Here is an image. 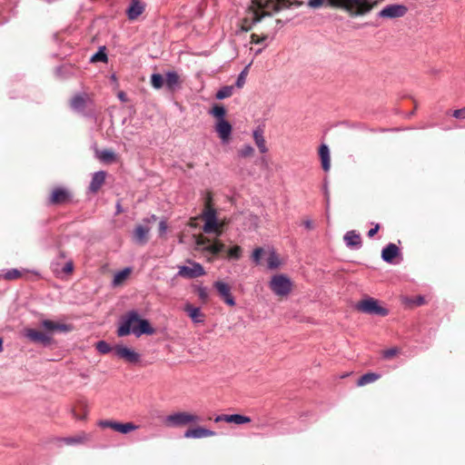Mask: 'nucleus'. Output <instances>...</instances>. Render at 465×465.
I'll return each instance as SVG.
<instances>
[{
    "instance_id": "f257e3e1",
    "label": "nucleus",
    "mask_w": 465,
    "mask_h": 465,
    "mask_svg": "<svg viewBox=\"0 0 465 465\" xmlns=\"http://www.w3.org/2000/svg\"><path fill=\"white\" fill-rule=\"evenodd\" d=\"M376 1L369 0H309L307 5L311 8H320L323 5L341 8L351 16H362L370 13Z\"/></svg>"
},
{
    "instance_id": "f03ea898",
    "label": "nucleus",
    "mask_w": 465,
    "mask_h": 465,
    "mask_svg": "<svg viewBox=\"0 0 465 465\" xmlns=\"http://www.w3.org/2000/svg\"><path fill=\"white\" fill-rule=\"evenodd\" d=\"M155 332L150 322L145 319H141L136 311L128 312L121 319L120 325L117 329L119 337L127 336L131 333L136 337L143 334L152 335Z\"/></svg>"
},
{
    "instance_id": "7ed1b4c3",
    "label": "nucleus",
    "mask_w": 465,
    "mask_h": 465,
    "mask_svg": "<svg viewBox=\"0 0 465 465\" xmlns=\"http://www.w3.org/2000/svg\"><path fill=\"white\" fill-rule=\"evenodd\" d=\"M282 9L279 3L273 0H252L247 8L245 23L256 24L264 16H271L272 11L278 12Z\"/></svg>"
},
{
    "instance_id": "20e7f679",
    "label": "nucleus",
    "mask_w": 465,
    "mask_h": 465,
    "mask_svg": "<svg viewBox=\"0 0 465 465\" xmlns=\"http://www.w3.org/2000/svg\"><path fill=\"white\" fill-rule=\"evenodd\" d=\"M269 287L277 296H287L292 288L291 279L285 274H275L269 282Z\"/></svg>"
},
{
    "instance_id": "39448f33",
    "label": "nucleus",
    "mask_w": 465,
    "mask_h": 465,
    "mask_svg": "<svg viewBox=\"0 0 465 465\" xmlns=\"http://www.w3.org/2000/svg\"><path fill=\"white\" fill-rule=\"evenodd\" d=\"M200 420L197 415L189 412H174L164 418V424L168 427H180L189 423H195Z\"/></svg>"
},
{
    "instance_id": "423d86ee",
    "label": "nucleus",
    "mask_w": 465,
    "mask_h": 465,
    "mask_svg": "<svg viewBox=\"0 0 465 465\" xmlns=\"http://www.w3.org/2000/svg\"><path fill=\"white\" fill-rule=\"evenodd\" d=\"M356 308L368 314L386 316L389 312L386 308L381 307L377 300L368 298L357 303Z\"/></svg>"
},
{
    "instance_id": "0eeeda50",
    "label": "nucleus",
    "mask_w": 465,
    "mask_h": 465,
    "mask_svg": "<svg viewBox=\"0 0 465 465\" xmlns=\"http://www.w3.org/2000/svg\"><path fill=\"white\" fill-rule=\"evenodd\" d=\"M190 265H183L179 267L178 276L186 278V279H194L205 274L204 268L202 264L196 262L188 261Z\"/></svg>"
},
{
    "instance_id": "6e6552de",
    "label": "nucleus",
    "mask_w": 465,
    "mask_h": 465,
    "mask_svg": "<svg viewBox=\"0 0 465 465\" xmlns=\"http://www.w3.org/2000/svg\"><path fill=\"white\" fill-rule=\"evenodd\" d=\"M202 217L204 221L203 230L205 233H212L219 229L220 224L218 223L215 209L208 207L203 211Z\"/></svg>"
},
{
    "instance_id": "1a4fd4ad",
    "label": "nucleus",
    "mask_w": 465,
    "mask_h": 465,
    "mask_svg": "<svg viewBox=\"0 0 465 465\" xmlns=\"http://www.w3.org/2000/svg\"><path fill=\"white\" fill-rule=\"evenodd\" d=\"M407 11L408 9L404 5H388L379 12L378 16L390 19L399 18L404 16Z\"/></svg>"
},
{
    "instance_id": "9d476101",
    "label": "nucleus",
    "mask_w": 465,
    "mask_h": 465,
    "mask_svg": "<svg viewBox=\"0 0 465 465\" xmlns=\"http://www.w3.org/2000/svg\"><path fill=\"white\" fill-rule=\"evenodd\" d=\"M24 335L25 338L30 340L33 342L40 343L44 346H48L52 343V337L42 331H39L35 329H26L25 330Z\"/></svg>"
},
{
    "instance_id": "9b49d317",
    "label": "nucleus",
    "mask_w": 465,
    "mask_h": 465,
    "mask_svg": "<svg viewBox=\"0 0 465 465\" xmlns=\"http://www.w3.org/2000/svg\"><path fill=\"white\" fill-rule=\"evenodd\" d=\"M214 130L223 143H227L230 140L232 126L227 120H221L215 123Z\"/></svg>"
},
{
    "instance_id": "f8f14e48",
    "label": "nucleus",
    "mask_w": 465,
    "mask_h": 465,
    "mask_svg": "<svg viewBox=\"0 0 465 465\" xmlns=\"http://www.w3.org/2000/svg\"><path fill=\"white\" fill-rule=\"evenodd\" d=\"M197 245L202 248L203 252H209L213 255H217L224 251V244L219 241L211 242L210 240H198Z\"/></svg>"
},
{
    "instance_id": "ddd939ff",
    "label": "nucleus",
    "mask_w": 465,
    "mask_h": 465,
    "mask_svg": "<svg viewBox=\"0 0 465 465\" xmlns=\"http://www.w3.org/2000/svg\"><path fill=\"white\" fill-rule=\"evenodd\" d=\"M114 351L117 357L124 359L126 361L131 363H135L140 359L139 353L123 345L115 346Z\"/></svg>"
},
{
    "instance_id": "4468645a",
    "label": "nucleus",
    "mask_w": 465,
    "mask_h": 465,
    "mask_svg": "<svg viewBox=\"0 0 465 465\" xmlns=\"http://www.w3.org/2000/svg\"><path fill=\"white\" fill-rule=\"evenodd\" d=\"M214 287L226 304L230 306L235 305V300L231 293V288L226 282L221 281L215 282Z\"/></svg>"
},
{
    "instance_id": "2eb2a0df",
    "label": "nucleus",
    "mask_w": 465,
    "mask_h": 465,
    "mask_svg": "<svg viewBox=\"0 0 465 465\" xmlns=\"http://www.w3.org/2000/svg\"><path fill=\"white\" fill-rule=\"evenodd\" d=\"M401 255V251L395 243H389L381 252V259L388 263L393 264L394 259Z\"/></svg>"
},
{
    "instance_id": "dca6fc26",
    "label": "nucleus",
    "mask_w": 465,
    "mask_h": 465,
    "mask_svg": "<svg viewBox=\"0 0 465 465\" xmlns=\"http://www.w3.org/2000/svg\"><path fill=\"white\" fill-rule=\"evenodd\" d=\"M346 246L351 250H359L361 247V238L356 231H349L343 237Z\"/></svg>"
},
{
    "instance_id": "f3484780",
    "label": "nucleus",
    "mask_w": 465,
    "mask_h": 465,
    "mask_svg": "<svg viewBox=\"0 0 465 465\" xmlns=\"http://www.w3.org/2000/svg\"><path fill=\"white\" fill-rule=\"evenodd\" d=\"M41 326L48 331L68 332L73 330V327L70 324L54 322L50 320L42 321Z\"/></svg>"
},
{
    "instance_id": "a211bd4d",
    "label": "nucleus",
    "mask_w": 465,
    "mask_h": 465,
    "mask_svg": "<svg viewBox=\"0 0 465 465\" xmlns=\"http://www.w3.org/2000/svg\"><path fill=\"white\" fill-rule=\"evenodd\" d=\"M184 312L194 323H203L205 320L204 314L199 307H194L190 303L185 304Z\"/></svg>"
},
{
    "instance_id": "6ab92c4d",
    "label": "nucleus",
    "mask_w": 465,
    "mask_h": 465,
    "mask_svg": "<svg viewBox=\"0 0 465 465\" xmlns=\"http://www.w3.org/2000/svg\"><path fill=\"white\" fill-rule=\"evenodd\" d=\"M215 434L214 431L210 430L205 428L197 427L193 429H189L184 432L185 438H192V439H201L205 437H211Z\"/></svg>"
},
{
    "instance_id": "aec40b11",
    "label": "nucleus",
    "mask_w": 465,
    "mask_h": 465,
    "mask_svg": "<svg viewBox=\"0 0 465 465\" xmlns=\"http://www.w3.org/2000/svg\"><path fill=\"white\" fill-rule=\"evenodd\" d=\"M223 420H224L226 422H232L235 424H243V423L249 422L251 420L249 417L243 416L241 414H231V415L223 414V415H219L215 418L216 422L223 421Z\"/></svg>"
},
{
    "instance_id": "412c9836",
    "label": "nucleus",
    "mask_w": 465,
    "mask_h": 465,
    "mask_svg": "<svg viewBox=\"0 0 465 465\" xmlns=\"http://www.w3.org/2000/svg\"><path fill=\"white\" fill-rule=\"evenodd\" d=\"M319 155L322 163V167L324 172H329L331 168V156L330 149L327 144L322 143L319 148Z\"/></svg>"
},
{
    "instance_id": "4be33fe9",
    "label": "nucleus",
    "mask_w": 465,
    "mask_h": 465,
    "mask_svg": "<svg viewBox=\"0 0 465 465\" xmlns=\"http://www.w3.org/2000/svg\"><path fill=\"white\" fill-rule=\"evenodd\" d=\"M105 177H106L105 172H104V171L95 172L93 174V177H92V180H91V183L89 185V190L93 193H96L101 188L103 183H104Z\"/></svg>"
},
{
    "instance_id": "5701e85b",
    "label": "nucleus",
    "mask_w": 465,
    "mask_h": 465,
    "mask_svg": "<svg viewBox=\"0 0 465 465\" xmlns=\"http://www.w3.org/2000/svg\"><path fill=\"white\" fill-rule=\"evenodd\" d=\"M164 82L167 89L173 91L180 85V76L175 71H168Z\"/></svg>"
},
{
    "instance_id": "b1692460",
    "label": "nucleus",
    "mask_w": 465,
    "mask_h": 465,
    "mask_svg": "<svg viewBox=\"0 0 465 465\" xmlns=\"http://www.w3.org/2000/svg\"><path fill=\"white\" fill-rule=\"evenodd\" d=\"M253 140L262 153H265L268 149L265 144V139L263 136V131L260 127L256 128L252 133Z\"/></svg>"
},
{
    "instance_id": "393cba45",
    "label": "nucleus",
    "mask_w": 465,
    "mask_h": 465,
    "mask_svg": "<svg viewBox=\"0 0 465 465\" xmlns=\"http://www.w3.org/2000/svg\"><path fill=\"white\" fill-rule=\"evenodd\" d=\"M144 10L143 5L137 0H133L127 9V15L130 20L137 18Z\"/></svg>"
},
{
    "instance_id": "a878e982",
    "label": "nucleus",
    "mask_w": 465,
    "mask_h": 465,
    "mask_svg": "<svg viewBox=\"0 0 465 465\" xmlns=\"http://www.w3.org/2000/svg\"><path fill=\"white\" fill-rule=\"evenodd\" d=\"M150 232V228L142 224L135 227L134 236L138 243L143 244L147 242V235Z\"/></svg>"
},
{
    "instance_id": "bb28decb",
    "label": "nucleus",
    "mask_w": 465,
    "mask_h": 465,
    "mask_svg": "<svg viewBox=\"0 0 465 465\" xmlns=\"http://www.w3.org/2000/svg\"><path fill=\"white\" fill-rule=\"evenodd\" d=\"M86 104L85 94H76L71 100V107L77 112H83Z\"/></svg>"
},
{
    "instance_id": "cd10ccee",
    "label": "nucleus",
    "mask_w": 465,
    "mask_h": 465,
    "mask_svg": "<svg viewBox=\"0 0 465 465\" xmlns=\"http://www.w3.org/2000/svg\"><path fill=\"white\" fill-rule=\"evenodd\" d=\"M132 269L130 267H126L119 272H117L113 279L112 285L114 287L121 285L130 275Z\"/></svg>"
},
{
    "instance_id": "c85d7f7f",
    "label": "nucleus",
    "mask_w": 465,
    "mask_h": 465,
    "mask_svg": "<svg viewBox=\"0 0 465 465\" xmlns=\"http://www.w3.org/2000/svg\"><path fill=\"white\" fill-rule=\"evenodd\" d=\"M68 197V193L66 190L62 188H57L53 191L51 197H50V203H61L65 202V200Z\"/></svg>"
},
{
    "instance_id": "c756f323",
    "label": "nucleus",
    "mask_w": 465,
    "mask_h": 465,
    "mask_svg": "<svg viewBox=\"0 0 465 465\" xmlns=\"http://www.w3.org/2000/svg\"><path fill=\"white\" fill-rule=\"evenodd\" d=\"M281 262L278 254L273 249H270L267 257V268L269 270H275L280 266Z\"/></svg>"
},
{
    "instance_id": "7c9ffc66",
    "label": "nucleus",
    "mask_w": 465,
    "mask_h": 465,
    "mask_svg": "<svg viewBox=\"0 0 465 465\" xmlns=\"http://www.w3.org/2000/svg\"><path fill=\"white\" fill-rule=\"evenodd\" d=\"M381 377L380 374H377V373H374V372H367L363 375H361L358 381H357V385L358 386H364L366 384H369V383H371V382H374L375 381H377L379 378Z\"/></svg>"
},
{
    "instance_id": "2f4dec72",
    "label": "nucleus",
    "mask_w": 465,
    "mask_h": 465,
    "mask_svg": "<svg viewBox=\"0 0 465 465\" xmlns=\"http://www.w3.org/2000/svg\"><path fill=\"white\" fill-rule=\"evenodd\" d=\"M209 114L216 118V122L225 120L226 110L223 105L214 104L209 111Z\"/></svg>"
},
{
    "instance_id": "473e14b6",
    "label": "nucleus",
    "mask_w": 465,
    "mask_h": 465,
    "mask_svg": "<svg viewBox=\"0 0 465 465\" xmlns=\"http://www.w3.org/2000/svg\"><path fill=\"white\" fill-rule=\"evenodd\" d=\"M233 90H234L233 85L223 86L222 88H220L217 91L215 97L218 100H223V99L228 98L232 95Z\"/></svg>"
},
{
    "instance_id": "72a5a7b5",
    "label": "nucleus",
    "mask_w": 465,
    "mask_h": 465,
    "mask_svg": "<svg viewBox=\"0 0 465 465\" xmlns=\"http://www.w3.org/2000/svg\"><path fill=\"white\" fill-rule=\"evenodd\" d=\"M97 157L100 161L104 163H112L115 160L116 155L111 150H102L97 152Z\"/></svg>"
},
{
    "instance_id": "f704fd0d",
    "label": "nucleus",
    "mask_w": 465,
    "mask_h": 465,
    "mask_svg": "<svg viewBox=\"0 0 465 465\" xmlns=\"http://www.w3.org/2000/svg\"><path fill=\"white\" fill-rule=\"evenodd\" d=\"M87 440H88V436L85 433H82V434L77 435L75 437L64 438L63 440L66 444L74 445V444L83 443V442L86 441Z\"/></svg>"
},
{
    "instance_id": "c9c22d12",
    "label": "nucleus",
    "mask_w": 465,
    "mask_h": 465,
    "mask_svg": "<svg viewBox=\"0 0 465 465\" xmlns=\"http://www.w3.org/2000/svg\"><path fill=\"white\" fill-rule=\"evenodd\" d=\"M164 83H165L164 78L162 74H153L151 75V84L154 89H156V90L161 89L163 86Z\"/></svg>"
},
{
    "instance_id": "e433bc0d",
    "label": "nucleus",
    "mask_w": 465,
    "mask_h": 465,
    "mask_svg": "<svg viewBox=\"0 0 465 465\" xmlns=\"http://www.w3.org/2000/svg\"><path fill=\"white\" fill-rule=\"evenodd\" d=\"M137 429V426H135L132 422H126V423H120L118 422L116 431H119L121 433L126 434L130 431H133Z\"/></svg>"
},
{
    "instance_id": "4c0bfd02",
    "label": "nucleus",
    "mask_w": 465,
    "mask_h": 465,
    "mask_svg": "<svg viewBox=\"0 0 465 465\" xmlns=\"http://www.w3.org/2000/svg\"><path fill=\"white\" fill-rule=\"evenodd\" d=\"M253 153V147L251 144H245L238 151V155L242 158H246L252 155Z\"/></svg>"
},
{
    "instance_id": "58836bf2",
    "label": "nucleus",
    "mask_w": 465,
    "mask_h": 465,
    "mask_svg": "<svg viewBox=\"0 0 465 465\" xmlns=\"http://www.w3.org/2000/svg\"><path fill=\"white\" fill-rule=\"evenodd\" d=\"M95 347L96 350L102 354L109 353L112 351V347L105 341H99Z\"/></svg>"
},
{
    "instance_id": "ea45409f",
    "label": "nucleus",
    "mask_w": 465,
    "mask_h": 465,
    "mask_svg": "<svg viewBox=\"0 0 465 465\" xmlns=\"http://www.w3.org/2000/svg\"><path fill=\"white\" fill-rule=\"evenodd\" d=\"M241 255H242V249L238 245L232 247L228 251V257L230 259L239 260L241 258Z\"/></svg>"
},
{
    "instance_id": "a19ab883",
    "label": "nucleus",
    "mask_w": 465,
    "mask_h": 465,
    "mask_svg": "<svg viewBox=\"0 0 465 465\" xmlns=\"http://www.w3.org/2000/svg\"><path fill=\"white\" fill-rule=\"evenodd\" d=\"M264 253V250L262 247H258L253 250L252 259L255 264L261 263L262 255Z\"/></svg>"
},
{
    "instance_id": "79ce46f5",
    "label": "nucleus",
    "mask_w": 465,
    "mask_h": 465,
    "mask_svg": "<svg viewBox=\"0 0 465 465\" xmlns=\"http://www.w3.org/2000/svg\"><path fill=\"white\" fill-rule=\"evenodd\" d=\"M20 276V271H18L17 269H10L5 273L4 278L6 280H14L19 278Z\"/></svg>"
},
{
    "instance_id": "37998d69",
    "label": "nucleus",
    "mask_w": 465,
    "mask_h": 465,
    "mask_svg": "<svg viewBox=\"0 0 465 465\" xmlns=\"http://www.w3.org/2000/svg\"><path fill=\"white\" fill-rule=\"evenodd\" d=\"M98 425L102 428H111V429L116 430L118 422L114 421V420H100Z\"/></svg>"
},
{
    "instance_id": "c03bdc74",
    "label": "nucleus",
    "mask_w": 465,
    "mask_h": 465,
    "mask_svg": "<svg viewBox=\"0 0 465 465\" xmlns=\"http://www.w3.org/2000/svg\"><path fill=\"white\" fill-rule=\"evenodd\" d=\"M197 294H198L199 299L202 300L203 302L207 301V299L209 297L207 289L203 286H199L197 288Z\"/></svg>"
},
{
    "instance_id": "a18cd8bd",
    "label": "nucleus",
    "mask_w": 465,
    "mask_h": 465,
    "mask_svg": "<svg viewBox=\"0 0 465 465\" xmlns=\"http://www.w3.org/2000/svg\"><path fill=\"white\" fill-rule=\"evenodd\" d=\"M397 352H398V350L396 348H391V349L385 350L382 352V357L384 359H391L393 356H395L397 354Z\"/></svg>"
},
{
    "instance_id": "49530a36",
    "label": "nucleus",
    "mask_w": 465,
    "mask_h": 465,
    "mask_svg": "<svg viewBox=\"0 0 465 465\" xmlns=\"http://www.w3.org/2000/svg\"><path fill=\"white\" fill-rule=\"evenodd\" d=\"M246 76V74H245V70H243L242 72H241V74L238 75V78L236 80V83H235V85L239 88H241L244 83H245V77Z\"/></svg>"
},
{
    "instance_id": "de8ad7c7",
    "label": "nucleus",
    "mask_w": 465,
    "mask_h": 465,
    "mask_svg": "<svg viewBox=\"0 0 465 465\" xmlns=\"http://www.w3.org/2000/svg\"><path fill=\"white\" fill-rule=\"evenodd\" d=\"M268 39V35H263L262 37H260L258 35H252V42L254 43V44H262V42H264L265 40Z\"/></svg>"
},
{
    "instance_id": "09e8293b",
    "label": "nucleus",
    "mask_w": 465,
    "mask_h": 465,
    "mask_svg": "<svg viewBox=\"0 0 465 465\" xmlns=\"http://www.w3.org/2000/svg\"><path fill=\"white\" fill-rule=\"evenodd\" d=\"M92 60H94V61L98 60V61L105 62L107 60V56L104 53L102 52V50H100L95 54H94Z\"/></svg>"
},
{
    "instance_id": "8fccbe9b",
    "label": "nucleus",
    "mask_w": 465,
    "mask_h": 465,
    "mask_svg": "<svg viewBox=\"0 0 465 465\" xmlns=\"http://www.w3.org/2000/svg\"><path fill=\"white\" fill-rule=\"evenodd\" d=\"M452 115L457 119H465V107L455 110Z\"/></svg>"
},
{
    "instance_id": "3c124183",
    "label": "nucleus",
    "mask_w": 465,
    "mask_h": 465,
    "mask_svg": "<svg viewBox=\"0 0 465 465\" xmlns=\"http://www.w3.org/2000/svg\"><path fill=\"white\" fill-rule=\"evenodd\" d=\"M322 190H323V193H324V197H325L326 203H327V204H329L330 192H329V188H328L327 179L324 180V184H323Z\"/></svg>"
},
{
    "instance_id": "603ef678",
    "label": "nucleus",
    "mask_w": 465,
    "mask_h": 465,
    "mask_svg": "<svg viewBox=\"0 0 465 465\" xmlns=\"http://www.w3.org/2000/svg\"><path fill=\"white\" fill-rule=\"evenodd\" d=\"M72 413L75 420H84L86 418L87 411H86L85 406H84V413L82 415L77 414L74 410H72Z\"/></svg>"
},
{
    "instance_id": "864d4df0",
    "label": "nucleus",
    "mask_w": 465,
    "mask_h": 465,
    "mask_svg": "<svg viewBox=\"0 0 465 465\" xmlns=\"http://www.w3.org/2000/svg\"><path fill=\"white\" fill-rule=\"evenodd\" d=\"M73 269H74L73 262H72V261H69V262H67L64 264V268H63V272H64V273H70V272H73Z\"/></svg>"
},
{
    "instance_id": "5fc2aeb1",
    "label": "nucleus",
    "mask_w": 465,
    "mask_h": 465,
    "mask_svg": "<svg viewBox=\"0 0 465 465\" xmlns=\"http://www.w3.org/2000/svg\"><path fill=\"white\" fill-rule=\"evenodd\" d=\"M166 231H167V223L165 221L163 220L159 223V233L161 235H163L166 232Z\"/></svg>"
},
{
    "instance_id": "6e6d98bb",
    "label": "nucleus",
    "mask_w": 465,
    "mask_h": 465,
    "mask_svg": "<svg viewBox=\"0 0 465 465\" xmlns=\"http://www.w3.org/2000/svg\"><path fill=\"white\" fill-rule=\"evenodd\" d=\"M380 229V225L379 224H376L374 228H371L369 232H368V236L369 237H373L377 232L379 231Z\"/></svg>"
},
{
    "instance_id": "4d7b16f0",
    "label": "nucleus",
    "mask_w": 465,
    "mask_h": 465,
    "mask_svg": "<svg viewBox=\"0 0 465 465\" xmlns=\"http://www.w3.org/2000/svg\"><path fill=\"white\" fill-rule=\"evenodd\" d=\"M117 97L119 98L120 101L122 102H126L127 101V95L124 92L121 91L117 94Z\"/></svg>"
},
{
    "instance_id": "13d9d810",
    "label": "nucleus",
    "mask_w": 465,
    "mask_h": 465,
    "mask_svg": "<svg viewBox=\"0 0 465 465\" xmlns=\"http://www.w3.org/2000/svg\"><path fill=\"white\" fill-rule=\"evenodd\" d=\"M156 220H157L156 215L152 214L150 217L145 218V219L143 220V222H144V223H153V222H155Z\"/></svg>"
},
{
    "instance_id": "bf43d9fd",
    "label": "nucleus",
    "mask_w": 465,
    "mask_h": 465,
    "mask_svg": "<svg viewBox=\"0 0 465 465\" xmlns=\"http://www.w3.org/2000/svg\"><path fill=\"white\" fill-rule=\"evenodd\" d=\"M306 229H312V222L311 220H306L303 223Z\"/></svg>"
},
{
    "instance_id": "052dcab7",
    "label": "nucleus",
    "mask_w": 465,
    "mask_h": 465,
    "mask_svg": "<svg viewBox=\"0 0 465 465\" xmlns=\"http://www.w3.org/2000/svg\"><path fill=\"white\" fill-rule=\"evenodd\" d=\"M122 212H123V209H122L121 203L118 202L116 203V213H120Z\"/></svg>"
},
{
    "instance_id": "680f3d73",
    "label": "nucleus",
    "mask_w": 465,
    "mask_h": 465,
    "mask_svg": "<svg viewBox=\"0 0 465 465\" xmlns=\"http://www.w3.org/2000/svg\"><path fill=\"white\" fill-rule=\"evenodd\" d=\"M3 351V339L0 337V352Z\"/></svg>"
},
{
    "instance_id": "e2e57ef3",
    "label": "nucleus",
    "mask_w": 465,
    "mask_h": 465,
    "mask_svg": "<svg viewBox=\"0 0 465 465\" xmlns=\"http://www.w3.org/2000/svg\"><path fill=\"white\" fill-rule=\"evenodd\" d=\"M262 49H258V50H256V51H255V54L257 55V54H261V53H262Z\"/></svg>"
},
{
    "instance_id": "0e129e2a",
    "label": "nucleus",
    "mask_w": 465,
    "mask_h": 465,
    "mask_svg": "<svg viewBox=\"0 0 465 465\" xmlns=\"http://www.w3.org/2000/svg\"><path fill=\"white\" fill-rule=\"evenodd\" d=\"M422 302H423V298H421V297H420V298L419 299V304H421Z\"/></svg>"
}]
</instances>
